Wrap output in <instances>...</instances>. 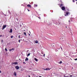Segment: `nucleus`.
<instances>
[{"mask_svg": "<svg viewBox=\"0 0 77 77\" xmlns=\"http://www.w3.org/2000/svg\"><path fill=\"white\" fill-rule=\"evenodd\" d=\"M35 60L36 61V62H38V60L36 58H35Z\"/></svg>", "mask_w": 77, "mask_h": 77, "instance_id": "f8f14e48", "label": "nucleus"}, {"mask_svg": "<svg viewBox=\"0 0 77 77\" xmlns=\"http://www.w3.org/2000/svg\"><path fill=\"white\" fill-rule=\"evenodd\" d=\"M2 73V71L0 70V73Z\"/></svg>", "mask_w": 77, "mask_h": 77, "instance_id": "c85d7f7f", "label": "nucleus"}, {"mask_svg": "<svg viewBox=\"0 0 77 77\" xmlns=\"http://www.w3.org/2000/svg\"><path fill=\"white\" fill-rule=\"evenodd\" d=\"M8 50L9 51H14L15 50V48H13L10 49H9Z\"/></svg>", "mask_w": 77, "mask_h": 77, "instance_id": "f257e3e1", "label": "nucleus"}, {"mask_svg": "<svg viewBox=\"0 0 77 77\" xmlns=\"http://www.w3.org/2000/svg\"><path fill=\"white\" fill-rule=\"evenodd\" d=\"M19 38H20V35H19Z\"/></svg>", "mask_w": 77, "mask_h": 77, "instance_id": "b1692460", "label": "nucleus"}, {"mask_svg": "<svg viewBox=\"0 0 77 77\" xmlns=\"http://www.w3.org/2000/svg\"><path fill=\"white\" fill-rule=\"evenodd\" d=\"M34 5H35V6H36V7L38 6V5H35V4Z\"/></svg>", "mask_w": 77, "mask_h": 77, "instance_id": "5701e85b", "label": "nucleus"}, {"mask_svg": "<svg viewBox=\"0 0 77 77\" xmlns=\"http://www.w3.org/2000/svg\"><path fill=\"white\" fill-rule=\"evenodd\" d=\"M63 6V5H62V4H61L60 5V7H62V6Z\"/></svg>", "mask_w": 77, "mask_h": 77, "instance_id": "6ab92c4d", "label": "nucleus"}, {"mask_svg": "<svg viewBox=\"0 0 77 77\" xmlns=\"http://www.w3.org/2000/svg\"><path fill=\"white\" fill-rule=\"evenodd\" d=\"M24 34L25 35V36H26V32H24Z\"/></svg>", "mask_w": 77, "mask_h": 77, "instance_id": "a211bd4d", "label": "nucleus"}, {"mask_svg": "<svg viewBox=\"0 0 77 77\" xmlns=\"http://www.w3.org/2000/svg\"><path fill=\"white\" fill-rule=\"evenodd\" d=\"M29 60V59H28L27 58H26V59H25V61H27Z\"/></svg>", "mask_w": 77, "mask_h": 77, "instance_id": "9b49d317", "label": "nucleus"}, {"mask_svg": "<svg viewBox=\"0 0 77 77\" xmlns=\"http://www.w3.org/2000/svg\"><path fill=\"white\" fill-rule=\"evenodd\" d=\"M64 55H66V53H65V52L64 53Z\"/></svg>", "mask_w": 77, "mask_h": 77, "instance_id": "393cba45", "label": "nucleus"}, {"mask_svg": "<svg viewBox=\"0 0 77 77\" xmlns=\"http://www.w3.org/2000/svg\"><path fill=\"white\" fill-rule=\"evenodd\" d=\"M67 76H68V77H70V76H69L68 75H67Z\"/></svg>", "mask_w": 77, "mask_h": 77, "instance_id": "2f4dec72", "label": "nucleus"}, {"mask_svg": "<svg viewBox=\"0 0 77 77\" xmlns=\"http://www.w3.org/2000/svg\"><path fill=\"white\" fill-rule=\"evenodd\" d=\"M14 74L15 76H17V74H16V72H14Z\"/></svg>", "mask_w": 77, "mask_h": 77, "instance_id": "ddd939ff", "label": "nucleus"}, {"mask_svg": "<svg viewBox=\"0 0 77 77\" xmlns=\"http://www.w3.org/2000/svg\"><path fill=\"white\" fill-rule=\"evenodd\" d=\"M69 23L70 22V20H69Z\"/></svg>", "mask_w": 77, "mask_h": 77, "instance_id": "c9c22d12", "label": "nucleus"}, {"mask_svg": "<svg viewBox=\"0 0 77 77\" xmlns=\"http://www.w3.org/2000/svg\"><path fill=\"white\" fill-rule=\"evenodd\" d=\"M38 42H39L38 40H36L34 41V43H35V44H38Z\"/></svg>", "mask_w": 77, "mask_h": 77, "instance_id": "20e7f679", "label": "nucleus"}, {"mask_svg": "<svg viewBox=\"0 0 77 77\" xmlns=\"http://www.w3.org/2000/svg\"><path fill=\"white\" fill-rule=\"evenodd\" d=\"M2 36V35H0V37H1Z\"/></svg>", "mask_w": 77, "mask_h": 77, "instance_id": "cd10ccee", "label": "nucleus"}, {"mask_svg": "<svg viewBox=\"0 0 77 77\" xmlns=\"http://www.w3.org/2000/svg\"><path fill=\"white\" fill-rule=\"evenodd\" d=\"M29 77H30V75H29Z\"/></svg>", "mask_w": 77, "mask_h": 77, "instance_id": "a19ab883", "label": "nucleus"}, {"mask_svg": "<svg viewBox=\"0 0 77 77\" xmlns=\"http://www.w3.org/2000/svg\"><path fill=\"white\" fill-rule=\"evenodd\" d=\"M44 70H50V69L49 68H47L46 69H44Z\"/></svg>", "mask_w": 77, "mask_h": 77, "instance_id": "1a4fd4ad", "label": "nucleus"}, {"mask_svg": "<svg viewBox=\"0 0 77 77\" xmlns=\"http://www.w3.org/2000/svg\"><path fill=\"white\" fill-rule=\"evenodd\" d=\"M6 27V25H4L2 28V30H3Z\"/></svg>", "mask_w": 77, "mask_h": 77, "instance_id": "423d86ee", "label": "nucleus"}, {"mask_svg": "<svg viewBox=\"0 0 77 77\" xmlns=\"http://www.w3.org/2000/svg\"><path fill=\"white\" fill-rule=\"evenodd\" d=\"M10 33H12V29H10V31L9 32Z\"/></svg>", "mask_w": 77, "mask_h": 77, "instance_id": "9d476101", "label": "nucleus"}, {"mask_svg": "<svg viewBox=\"0 0 77 77\" xmlns=\"http://www.w3.org/2000/svg\"><path fill=\"white\" fill-rule=\"evenodd\" d=\"M62 63V61H60V62H58V63H59L60 64V63Z\"/></svg>", "mask_w": 77, "mask_h": 77, "instance_id": "4468645a", "label": "nucleus"}, {"mask_svg": "<svg viewBox=\"0 0 77 77\" xmlns=\"http://www.w3.org/2000/svg\"><path fill=\"white\" fill-rule=\"evenodd\" d=\"M45 54H44V55H43V56L44 57H45Z\"/></svg>", "mask_w": 77, "mask_h": 77, "instance_id": "a878e982", "label": "nucleus"}, {"mask_svg": "<svg viewBox=\"0 0 77 77\" xmlns=\"http://www.w3.org/2000/svg\"><path fill=\"white\" fill-rule=\"evenodd\" d=\"M23 63L24 65H26V63H25V62H23Z\"/></svg>", "mask_w": 77, "mask_h": 77, "instance_id": "dca6fc26", "label": "nucleus"}, {"mask_svg": "<svg viewBox=\"0 0 77 77\" xmlns=\"http://www.w3.org/2000/svg\"><path fill=\"white\" fill-rule=\"evenodd\" d=\"M70 77H72V75H70Z\"/></svg>", "mask_w": 77, "mask_h": 77, "instance_id": "c756f323", "label": "nucleus"}, {"mask_svg": "<svg viewBox=\"0 0 77 77\" xmlns=\"http://www.w3.org/2000/svg\"><path fill=\"white\" fill-rule=\"evenodd\" d=\"M61 49L62 50V48L61 47Z\"/></svg>", "mask_w": 77, "mask_h": 77, "instance_id": "f704fd0d", "label": "nucleus"}, {"mask_svg": "<svg viewBox=\"0 0 77 77\" xmlns=\"http://www.w3.org/2000/svg\"><path fill=\"white\" fill-rule=\"evenodd\" d=\"M19 42L20 43V40H19Z\"/></svg>", "mask_w": 77, "mask_h": 77, "instance_id": "bb28decb", "label": "nucleus"}, {"mask_svg": "<svg viewBox=\"0 0 77 77\" xmlns=\"http://www.w3.org/2000/svg\"><path fill=\"white\" fill-rule=\"evenodd\" d=\"M15 68L16 69H19V68H20V67L18 66H17L15 67Z\"/></svg>", "mask_w": 77, "mask_h": 77, "instance_id": "39448f33", "label": "nucleus"}, {"mask_svg": "<svg viewBox=\"0 0 77 77\" xmlns=\"http://www.w3.org/2000/svg\"><path fill=\"white\" fill-rule=\"evenodd\" d=\"M5 51H8V50L6 48H5Z\"/></svg>", "mask_w": 77, "mask_h": 77, "instance_id": "f3484780", "label": "nucleus"}, {"mask_svg": "<svg viewBox=\"0 0 77 77\" xmlns=\"http://www.w3.org/2000/svg\"><path fill=\"white\" fill-rule=\"evenodd\" d=\"M5 16H6V14H5Z\"/></svg>", "mask_w": 77, "mask_h": 77, "instance_id": "37998d69", "label": "nucleus"}, {"mask_svg": "<svg viewBox=\"0 0 77 77\" xmlns=\"http://www.w3.org/2000/svg\"><path fill=\"white\" fill-rule=\"evenodd\" d=\"M64 77H68V76H66V75H65L64 76Z\"/></svg>", "mask_w": 77, "mask_h": 77, "instance_id": "aec40b11", "label": "nucleus"}, {"mask_svg": "<svg viewBox=\"0 0 77 77\" xmlns=\"http://www.w3.org/2000/svg\"><path fill=\"white\" fill-rule=\"evenodd\" d=\"M39 77H42L41 76H39Z\"/></svg>", "mask_w": 77, "mask_h": 77, "instance_id": "58836bf2", "label": "nucleus"}, {"mask_svg": "<svg viewBox=\"0 0 77 77\" xmlns=\"http://www.w3.org/2000/svg\"><path fill=\"white\" fill-rule=\"evenodd\" d=\"M2 42H3V40H2Z\"/></svg>", "mask_w": 77, "mask_h": 77, "instance_id": "7c9ffc66", "label": "nucleus"}, {"mask_svg": "<svg viewBox=\"0 0 77 77\" xmlns=\"http://www.w3.org/2000/svg\"><path fill=\"white\" fill-rule=\"evenodd\" d=\"M62 9L63 10H65V7L64 6L62 7Z\"/></svg>", "mask_w": 77, "mask_h": 77, "instance_id": "0eeeda50", "label": "nucleus"}, {"mask_svg": "<svg viewBox=\"0 0 77 77\" xmlns=\"http://www.w3.org/2000/svg\"><path fill=\"white\" fill-rule=\"evenodd\" d=\"M18 63L17 62H13L12 63V65H17Z\"/></svg>", "mask_w": 77, "mask_h": 77, "instance_id": "f03ea898", "label": "nucleus"}, {"mask_svg": "<svg viewBox=\"0 0 77 77\" xmlns=\"http://www.w3.org/2000/svg\"><path fill=\"white\" fill-rule=\"evenodd\" d=\"M76 1H77V0H75Z\"/></svg>", "mask_w": 77, "mask_h": 77, "instance_id": "79ce46f5", "label": "nucleus"}, {"mask_svg": "<svg viewBox=\"0 0 77 77\" xmlns=\"http://www.w3.org/2000/svg\"><path fill=\"white\" fill-rule=\"evenodd\" d=\"M73 2H74V1H73Z\"/></svg>", "mask_w": 77, "mask_h": 77, "instance_id": "e433bc0d", "label": "nucleus"}, {"mask_svg": "<svg viewBox=\"0 0 77 77\" xmlns=\"http://www.w3.org/2000/svg\"><path fill=\"white\" fill-rule=\"evenodd\" d=\"M67 27H66V28H67Z\"/></svg>", "mask_w": 77, "mask_h": 77, "instance_id": "ea45409f", "label": "nucleus"}, {"mask_svg": "<svg viewBox=\"0 0 77 77\" xmlns=\"http://www.w3.org/2000/svg\"><path fill=\"white\" fill-rule=\"evenodd\" d=\"M68 14H69V13L68 12H66V13L65 14V16L66 17V16H68Z\"/></svg>", "mask_w": 77, "mask_h": 77, "instance_id": "7ed1b4c3", "label": "nucleus"}, {"mask_svg": "<svg viewBox=\"0 0 77 77\" xmlns=\"http://www.w3.org/2000/svg\"><path fill=\"white\" fill-rule=\"evenodd\" d=\"M27 6L28 7H29V8H32V7H31V5H27Z\"/></svg>", "mask_w": 77, "mask_h": 77, "instance_id": "6e6552de", "label": "nucleus"}, {"mask_svg": "<svg viewBox=\"0 0 77 77\" xmlns=\"http://www.w3.org/2000/svg\"><path fill=\"white\" fill-rule=\"evenodd\" d=\"M11 38H13V36H11Z\"/></svg>", "mask_w": 77, "mask_h": 77, "instance_id": "412c9836", "label": "nucleus"}, {"mask_svg": "<svg viewBox=\"0 0 77 77\" xmlns=\"http://www.w3.org/2000/svg\"><path fill=\"white\" fill-rule=\"evenodd\" d=\"M30 54L29 53H28V54L27 55L28 56H30Z\"/></svg>", "mask_w": 77, "mask_h": 77, "instance_id": "2eb2a0df", "label": "nucleus"}, {"mask_svg": "<svg viewBox=\"0 0 77 77\" xmlns=\"http://www.w3.org/2000/svg\"><path fill=\"white\" fill-rule=\"evenodd\" d=\"M28 11H29V9H28Z\"/></svg>", "mask_w": 77, "mask_h": 77, "instance_id": "4c0bfd02", "label": "nucleus"}, {"mask_svg": "<svg viewBox=\"0 0 77 77\" xmlns=\"http://www.w3.org/2000/svg\"><path fill=\"white\" fill-rule=\"evenodd\" d=\"M29 36H30V34H29Z\"/></svg>", "mask_w": 77, "mask_h": 77, "instance_id": "72a5a7b5", "label": "nucleus"}, {"mask_svg": "<svg viewBox=\"0 0 77 77\" xmlns=\"http://www.w3.org/2000/svg\"><path fill=\"white\" fill-rule=\"evenodd\" d=\"M38 18L39 19H41V18H40V17H38Z\"/></svg>", "mask_w": 77, "mask_h": 77, "instance_id": "473e14b6", "label": "nucleus"}, {"mask_svg": "<svg viewBox=\"0 0 77 77\" xmlns=\"http://www.w3.org/2000/svg\"><path fill=\"white\" fill-rule=\"evenodd\" d=\"M75 60H77V58L75 59H74Z\"/></svg>", "mask_w": 77, "mask_h": 77, "instance_id": "4be33fe9", "label": "nucleus"}]
</instances>
